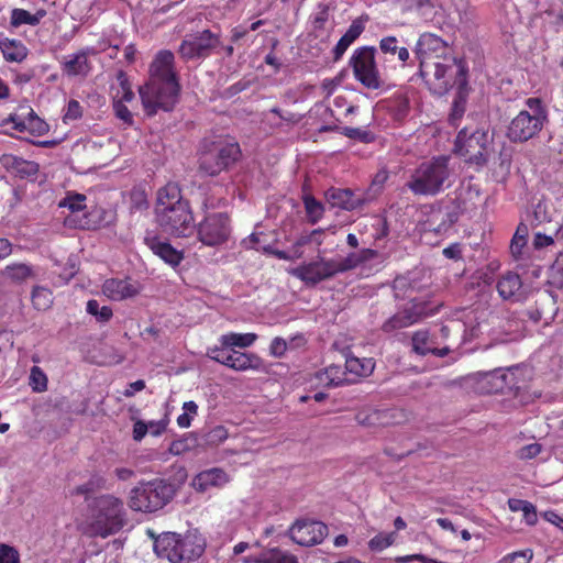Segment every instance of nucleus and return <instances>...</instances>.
Listing matches in <instances>:
<instances>
[{
	"mask_svg": "<svg viewBox=\"0 0 563 563\" xmlns=\"http://www.w3.org/2000/svg\"><path fill=\"white\" fill-rule=\"evenodd\" d=\"M174 54L163 49L156 54L150 65L148 79L139 88L147 115H154L158 110L170 111L178 101L180 85L174 69Z\"/></svg>",
	"mask_w": 563,
	"mask_h": 563,
	"instance_id": "obj_1",
	"label": "nucleus"
},
{
	"mask_svg": "<svg viewBox=\"0 0 563 563\" xmlns=\"http://www.w3.org/2000/svg\"><path fill=\"white\" fill-rule=\"evenodd\" d=\"M419 73L429 90L438 96L456 87L466 90L468 67L463 58L450 56L419 67Z\"/></svg>",
	"mask_w": 563,
	"mask_h": 563,
	"instance_id": "obj_2",
	"label": "nucleus"
},
{
	"mask_svg": "<svg viewBox=\"0 0 563 563\" xmlns=\"http://www.w3.org/2000/svg\"><path fill=\"white\" fill-rule=\"evenodd\" d=\"M205 550L206 540L197 531L163 532L154 540L157 556L170 563H191L197 561Z\"/></svg>",
	"mask_w": 563,
	"mask_h": 563,
	"instance_id": "obj_3",
	"label": "nucleus"
},
{
	"mask_svg": "<svg viewBox=\"0 0 563 563\" xmlns=\"http://www.w3.org/2000/svg\"><path fill=\"white\" fill-rule=\"evenodd\" d=\"M493 139L487 122L470 123L459 131L453 152L465 163L482 167L488 162Z\"/></svg>",
	"mask_w": 563,
	"mask_h": 563,
	"instance_id": "obj_4",
	"label": "nucleus"
},
{
	"mask_svg": "<svg viewBox=\"0 0 563 563\" xmlns=\"http://www.w3.org/2000/svg\"><path fill=\"white\" fill-rule=\"evenodd\" d=\"M450 176V157L439 155L420 163L406 186L416 196H435L449 186Z\"/></svg>",
	"mask_w": 563,
	"mask_h": 563,
	"instance_id": "obj_5",
	"label": "nucleus"
},
{
	"mask_svg": "<svg viewBox=\"0 0 563 563\" xmlns=\"http://www.w3.org/2000/svg\"><path fill=\"white\" fill-rule=\"evenodd\" d=\"M91 528L95 534L107 538L119 532L125 525L123 500L111 494L95 496L88 504Z\"/></svg>",
	"mask_w": 563,
	"mask_h": 563,
	"instance_id": "obj_6",
	"label": "nucleus"
},
{
	"mask_svg": "<svg viewBox=\"0 0 563 563\" xmlns=\"http://www.w3.org/2000/svg\"><path fill=\"white\" fill-rule=\"evenodd\" d=\"M222 198L206 195L201 209L205 212L203 218L195 225L197 239L206 246H219L227 243L230 239L232 227L231 218L228 212H213L218 208Z\"/></svg>",
	"mask_w": 563,
	"mask_h": 563,
	"instance_id": "obj_7",
	"label": "nucleus"
},
{
	"mask_svg": "<svg viewBox=\"0 0 563 563\" xmlns=\"http://www.w3.org/2000/svg\"><path fill=\"white\" fill-rule=\"evenodd\" d=\"M174 494V486L164 479L142 482L131 489L129 506L135 511L153 512L167 505Z\"/></svg>",
	"mask_w": 563,
	"mask_h": 563,
	"instance_id": "obj_8",
	"label": "nucleus"
},
{
	"mask_svg": "<svg viewBox=\"0 0 563 563\" xmlns=\"http://www.w3.org/2000/svg\"><path fill=\"white\" fill-rule=\"evenodd\" d=\"M528 110L520 111L510 122L507 136L512 142H526L534 137L543 128L547 120V110L541 99L528 98Z\"/></svg>",
	"mask_w": 563,
	"mask_h": 563,
	"instance_id": "obj_9",
	"label": "nucleus"
},
{
	"mask_svg": "<svg viewBox=\"0 0 563 563\" xmlns=\"http://www.w3.org/2000/svg\"><path fill=\"white\" fill-rule=\"evenodd\" d=\"M241 156L236 142H212L199 156V170L208 176H217L233 165Z\"/></svg>",
	"mask_w": 563,
	"mask_h": 563,
	"instance_id": "obj_10",
	"label": "nucleus"
},
{
	"mask_svg": "<svg viewBox=\"0 0 563 563\" xmlns=\"http://www.w3.org/2000/svg\"><path fill=\"white\" fill-rule=\"evenodd\" d=\"M375 54L376 48L374 46H362L356 48L350 58L355 79L365 88L372 90L379 89L383 86Z\"/></svg>",
	"mask_w": 563,
	"mask_h": 563,
	"instance_id": "obj_11",
	"label": "nucleus"
},
{
	"mask_svg": "<svg viewBox=\"0 0 563 563\" xmlns=\"http://www.w3.org/2000/svg\"><path fill=\"white\" fill-rule=\"evenodd\" d=\"M437 312L438 308H432L428 301L415 298L401 310L389 317L382 324L380 329L384 333L389 334L418 323L422 319L433 316Z\"/></svg>",
	"mask_w": 563,
	"mask_h": 563,
	"instance_id": "obj_12",
	"label": "nucleus"
},
{
	"mask_svg": "<svg viewBox=\"0 0 563 563\" xmlns=\"http://www.w3.org/2000/svg\"><path fill=\"white\" fill-rule=\"evenodd\" d=\"M519 372L518 367H511L507 372L495 369L483 373L477 383L478 390L483 394H517L522 388L517 377Z\"/></svg>",
	"mask_w": 563,
	"mask_h": 563,
	"instance_id": "obj_13",
	"label": "nucleus"
},
{
	"mask_svg": "<svg viewBox=\"0 0 563 563\" xmlns=\"http://www.w3.org/2000/svg\"><path fill=\"white\" fill-rule=\"evenodd\" d=\"M413 53L419 62V67L453 56L449 44L430 32L420 34Z\"/></svg>",
	"mask_w": 563,
	"mask_h": 563,
	"instance_id": "obj_14",
	"label": "nucleus"
},
{
	"mask_svg": "<svg viewBox=\"0 0 563 563\" xmlns=\"http://www.w3.org/2000/svg\"><path fill=\"white\" fill-rule=\"evenodd\" d=\"M158 225L165 231L178 238L190 235L195 230L194 216L188 206L178 205L176 209L168 214L156 216Z\"/></svg>",
	"mask_w": 563,
	"mask_h": 563,
	"instance_id": "obj_15",
	"label": "nucleus"
},
{
	"mask_svg": "<svg viewBox=\"0 0 563 563\" xmlns=\"http://www.w3.org/2000/svg\"><path fill=\"white\" fill-rule=\"evenodd\" d=\"M220 44V36L210 30H203L185 38L179 46L180 56L186 59L208 57Z\"/></svg>",
	"mask_w": 563,
	"mask_h": 563,
	"instance_id": "obj_16",
	"label": "nucleus"
},
{
	"mask_svg": "<svg viewBox=\"0 0 563 563\" xmlns=\"http://www.w3.org/2000/svg\"><path fill=\"white\" fill-rule=\"evenodd\" d=\"M291 275L306 285L316 286L336 275L334 258L318 256L314 261L303 263L291 271Z\"/></svg>",
	"mask_w": 563,
	"mask_h": 563,
	"instance_id": "obj_17",
	"label": "nucleus"
},
{
	"mask_svg": "<svg viewBox=\"0 0 563 563\" xmlns=\"http://www.w3.org/2000/svg\"><path fill=\"white\" fill-rule=\"evenodd\" d=\"M328 527L317 520H297L289 529L291 540L302 547H312L323 541Z\"/></svg>",
	"mask_w": 563,
	"mask_h": 563,
	"instance_id": "obj_18",
	"label": "nucleus"
},
{
	"mask_svg": "<svg viewBox=\"0 0 563 563\" xmlns=\"http://www.w3.org/2000/svg\"><path fill=\"white\" fill-rule=\"evenodd\" d=\"M97 51L92 46H86L73 54L64 56L60 63V69L68 77H87L92 70V64L89 56L96 55Z\"/></svg>",
	"mask_w": 563,
	"mask_h": 563,
	"instance_id": "obj_19",
	"label": "nucleus"
},
{
	"mask_svg": "<svg viewBox=\"0 0 563 563\" xmlns=\"http://www.w3.org/2000/svg\"><path fill=\"white\" fill-rule=\"evenodd\" d=\"M188 206L189 201L184 199L181 189L176 183H168L157 191L155 216L168 214L177 206Z\"/></svg>",
	"mask_w": 563,
	"mask_h": 563,
	"instance_id": "obj_20",
	"label": "nucleus"
},
{
	"mask_svg": "<svg viewBox=\"0 0 563 563\" xmlns=\"http://www.w3.org/2000/svg\"><path fill=\"white\" fill-rule=\"evenodd\" d=\"M437 341L431 338L428 330H418L413 332L411 338L412 351L421 356H426L428 354L435 355L438 357H444L451 352L450 345H444L442 347L434 346Z\"/></svg>",
	"mask_w": 563,
	"mask_h": 563,
	"instance_id": "obj_21",
	"label": "nucleus"
},
{
	"mask_svg": "<svg viewBox=\"0 0 563 563\" xmlns=\"http://www.w3.org/2000/svg\"><path fill=\"white\" fill-rule=\"evenodd\" d=\"M496 289L504 300L518 302L523 299L522 280L517 273L503 274L497 282Z\"/></svg>",
	"mask_w": 563,
	"mask_h": 563,
	"instance_id": "obj_22",
	"label": "nucleus"
},
{
	"mask_svg": "<svg viewBox=\"0 0 563 563\" xmlns=\"http://www.w3.org/2000/svg\"><path fill=\"white\" fill-rule=\"evenodd\" d=\"M146 245L151 251L172 267L178 266L184 260V253L175 249L169 242L157 236L146 238Z\"/></svg>",
	"mask_w": 563,
	"mask_h": 563,
	"instance_id": "obj_23",
	"label": "nucleus"
},
{
	"mask_svg": "<svg viewBox=\"0 0 563 563\" xmlns=\"http://www.w3.org/2000/svg\"><path fill=\"white\" fill-rule=\"evenodd\" d=\"M378 257V251L373 249H362L358 252L347 254V256L341 261L334 260V268L338 275L363 266L367 262L377 260Z\"/></svg>",
	"mask_w": 563,
	"mask_h": 563,
	"instance_id": "obj_24",
	"label": "nucleus"
},
{
	"mask_svg": "<svg viewBox=\"0 0 563 563\" xmlns=\"http://www.w3.org/2000/svg\"><path fill=\"white\" fill-rule=\"evenodd\" d=\"M317 379L324 387H339L343 385H352L355 383L354 378L347 375L346 366L331 364L324 369L316 374Z\"/></svg>",
	"mask_w": 563,
	"mask_h": 563,
	"instance_id": "obj_25",
	"label": "nucleus"
},
{
	"mask_svg": "<svg viewBox=\"0 0 563 563\" xmlns=\"http://www.w3.org/2000/svg\"><path fill=\"white\" fill-rule=\"evenodd\" d=\"M228 482V474L219 467H213L196 475L192 481V486L199 492H206L211 487H222Z\"/></svg>",
	"mask_w": 563,
	"mask_h": 563,
	"instance_id": "obj_26",
	"label": "nucleus"
},
{
	"mask_svg": "<svg viewBox=\"0 0 563 563\" xmlns=\"http://www.w3.org/2000/svg\"><path fill=\"white\" fill-rule=\"evenodd\" d=\"M103 294L112 300H123L137 294V288L130 279H107L102 286Z\"/></svg>",
	"mask_w": 563,
	"mask_h": 563,
	"instance_id": "obj_27",
	"label": "nucleus"
},
{
	"mask_svg": "<svg viewBox=\"0 0 563 563\" xmlns=\"http://www.w3.org/2000/svg\"><path fill=\"white\" fill-rule=\"evenodd\" d=\"M0 51L10 63H22L29 54L27 47L20 40L9 38L3 33H0Z\"/></svg>",
	"mask_w": 563,
	"mask_h": 563,
	"instance_id": "obj_28",
	"label": "nucleus"
},
{
	"mask_svg": "<svg viewBox=\"0 0 563 563\" xmlns=\"http://www.w3.org/2000/svg\"><path fill=\"white\" fill-rule=\"evenodd\" d=\"M345 366L350 378H354L355 383L360 377L369 376L375 367V362L371 357H356L354 355H346Z\"/></svg>",
	"mask_w": 563,
	"mask_h": 563,
	"instance_id": "obj_29",
	"label": "nucleus"
},
{
	"mask_svg": "<svg viewBox=\"0 0 563 563\" xmlns=\"http://www.w3.org/2000/svg\"><path fill=\"white\" fill-rule=\"evenodd\" d=\"M391 413L389 410L372 408L362 409L355 416L358 424L368 428L386 426L389 423Z\"/></svg>",
	"mask_w": 563,
	"mask_h": 563,
	"instance_id": "obj_30",
	"label": "nucleus"
},
{
	"mask_svg": "<svg viewBox=\"0 0 563 563\" xmlns=\"http://www.w3.org/2000/svg\"><path fill=\"white\" fill-rule=\"evenodd\" d=\"M364 31V24L360 20H354L346 32L341 36L338 41L336 45L333 48L334 59H340L343 54L346 52L349 46L356 40Z\"/></svg>",
	"mask_w": 563,
	"mask_h": 563,
	"instance_id": "obj_31",
	"label": "nucleus"
},
{
	"mask_svg": "<svg viewBox=\"0 0 563 563\" xmlns=\"http://www.w3.org/2000/svg\"><path fill=\"white\" fill-rule=\"evenodd\" d=\"M1 274L5 279L14 284H22L35 276L33 267L25 263H13L7 265Z\"/></svg>",
	"mask_w": 563,
	"mask_h": 563,
	"instance_id": "obj_32",
	"label": "nucleus"
},
{
	"mask_svg": "<svg viewBox=\"0 0 563 563\" xmlns=\"http://www.w3.org/2000/svg\"><path fill=\"white\" fill-rule=\"evenodd\" d=\"M3 161L21 178L32 177L38 173V165L34 162L12 155L3 156Z\"/></svg>",
	"mask_w": 563,
	"mask_h": 563,
	"instance_id": "obj_33",
	"label": "nucleus"
},
{
	"mask_svg": "<svg viewBox=\"0 0 563 563\" xmlns=\"http://www.w3.org/2000/svg\"><path fill=\"white\" fill-rule=\"evenodd\" d=\"M379 49L385 55H397V58L401 62L402 66L406 65L410 57L409 51L405 46H399V41L393 35L380 38Z\"/></svg>",
	"mask_w": 563,
	"mask_h": 563,
	"instance_id": "obj_34",
	"label": "nucleus"
},
{
	"mask_svg": "<svg viewBox=\"0 0 563 563\" xmlns=\"http://www.w3.org/2000/svg\"><path fill=\"white\" fill-rule=\"evenodd\" d=\"M46 15L44 9L37 10L35 13H31L24 9H13L11 12V25L18 27L22 24L35 26Z\"/></svg>",
	"mask_w": 563,
	"mask_h": 563,
	"instance_id": "obj_35",
	"label": "nucleus"
},
{
	"mask_svg": "<svg viewBox=\"0 0 563 563\" xmlns=\"http://www.w3.org/2000/svg\"><path fill=\"white\" fill-rule=\"evenodd\" d=\"M457 221V214L454 212H443L442 210L432 212L428 219L429 229L437 233L445 232L453 223Z\"/></svg>",
	"mask_w": 563,
	"mask_h": 563,
	"instance_id": "obj_36",
	"label": "nucleus"
},
{
	"mask_svg": "<svg viewBox=\"0 0 563 563\" xmlns=\"http://www.w3.org/2000/svg\"><path fill=\"white\" fill-rule=\"evenodd\" d=\"M264 366L263 360L255 353L240 352L235 353V363L233 369L244 372L247 369L260 371Z\"/></svg>",
	"mask_w": 563,
	"mask_h": 563,
	"instance_id": "obj_37",
	"label": "nucleus"
},
{
	"mask_svg": "<svg viewBox=\"0 0 563 563\" xmlns=\"http://www.w3.org/2000/svg\"><path fill=\"white\" fill-rule=\"evenodd\" d=\"M332 205L345 210H353L357 207L354 194L350 189L333 188L328 192Z\"/></svg>",
	"mask_w": 563,
	"mask_h": 563,
	"instance_id": "obj_38",
	"label": "nucleus"
},
{
	"mask_svg": "<svg viewBox=\"0 0 563 563\" xmlns=\"http://www.w3.org/2000/svg\"><path fill=\"white\" fill-rule=\"evenodd\" d=\"M257 335L255 333H235L230 332L220 336L219 342L225 346H230V349L234 347H249L251 346Z\"/></svg>",
	"mask_w": 563,
	"mask_h": 563,
	"instance_id": "obj_39",
	"label": "nucleus"
},
{
	"mask_svg": "<svg viewBox=\"0 0 563 563\" xmlns=\"http://www.w3.org/2000/svg\"><path fill=\"white\" fill-rule=\"evenodd\" d=\"M253 561L255 563H299L295 555L283 552L277 548L262 552Z\"/></svg>",
	"mask_w": 563,
	"mask_h": 563,
	"instance_id": "obj_40",
	"label": "nucleus"
},
{
	"mask_svg": "<svg viewBox=\"0 0 563 563\" xmlns=\"http://www.w3.org/2000/svg\"><path fill=\"white\" fill-rule=\"evenodd\" d=\"M528 235V225L523 222H520L510 242V252L516 258L522 254V250L527 245Z\"/></svg>",
	"mask_w": 563,
	"mask_h": 563,
	"instance_id": "obj_41",
	"label": "nucleus"
},
{
	"mask_svg": "<svg viewBox=\"0 0 563 563\" xmlns=\"http://www.w3.org/2000/svg\"><path fill=\"white\" fill-rule=\"evenodd\" d=\"M389 112L396 121H404L410 110L409 99L404 95L395 96L388 106Z\"/></svg>",
	"mask_w": 563,
	"mask_h": 563,
	"instance_id": "obj_42",
	"label": "nucleus"
},
{
	"mask_svg": "<svg viewBox=\"0 0 563 563\" xmlns=\"http://www.w3.org/2000/svg\"><path fill=\"white\" fill-rule=\"evenodd\" d=\"M117 80L119 87L117 89L113 99H119L121 101L131 102L134 99V92L132 90L131 82L125 71L119 70L117 74Z\"/></svg>",
	"mask_w": 563,
	"mask_h": 563,
	"instance_id": "obj_43",
	"label": "nucleus"
},
{
	"mask_svg": "<svg viewBox=\"0 0 563 563\" xmlns=\"http://www.w3.org/2000/svg\"><path fill=\"white\" fill-rule=\"evenodd\" d=\"M31 300L35 309L46 310L53 303V294L46 287L35 286L32 290Z\"/></svg>",
	"mask_w": 563,
	"mask_h": 563,
	"instance_id": "obj_44",
	"label": "nucleus"
},
{
	"mask_svg": "<svg viewBox=\"0 0 563 563\" xmlns=\"http://www.w3.org/2000/svg\"><path fill=\"white\" fill-rule=\"evenodd\" d=\"M86 310L99 322H108L113 316L112 309L109 306L100 307L98 300L96 299L88 300Z\"/></svg>",
	"mask_w": 563,
	"mask_h": 563,
	"instance_id": "obj_45",
	"label": "nucleus"
},
{
	"mask_svg": "<svg viewBox=\"0 0 563 563\" xmlns=\"http://www.w3.org/2000/svg\"><path fill=\"white\" fill-rule=\"evenodd\" d=\"M465 90H459L455 97L451 112L449 114V123L453 126H457L459 121L462 119L465 112L466 99L463 96Z\"/></svg>",
	"mask_w": 563,
	"mask_h": 563,
	"instance_id": "obj_46",
	"label": "nucleus"
},
{
	"mask_svg": "<svg viewBox=\"0 0 563 563\" xmlns=\"http://www.w3.org/2000/svg\"><path fill=\"white\" fill-rule=\"evenodd\" d=\"M396 539L395 532L378 533L368 541L369 550L380 552L394 544Z\"/></svg>",
	"mask_w": 563,
	"mask_h": 563,
	"instance_id": "obj_47",
	"label": "nucleus"
},
{
	"mask_svg": "<svg viewBox=\"0 0 563 563\" xmlns=\"http://www.w3.org/2000/svg\"><path fill=\"white\" fill-rule=\"evenodd\" d=\"M303 205L311 223H316L322 218L323 206L314 197L306 196L303 198Z\"/></svg>",
	"mask_w": 563,
	"mask_h": 563,
	"instance_id": "obj_48",
	"label": "nucleus"
},
{
	"mask_svg": "<svg viewBox=\"0 0 563 563\" xmlns=\"http://www.w3.org/2000/svg\"><path fill=\"white\" fill-rule=\"evenodd\" d=\"M30 386L35 393H43L47 389V376L38 366L31 368Z\"/></svg>",
	"mask_w": 563,
	"mask_h": 563,
	"instance_id": "obj_49",
	"label": "nucleus"
},
{
	"mask_svg": "<svg viewBox=\"0 0 563 563\" xmlns=\"http://www.w3.org/2000/svg\"><path fill=\"white\" fill-rule=\"evenodd\" d=\"M184 412L178 416L177 424L180 428H189L191 424L192 416L198 412V406L195 401H186L183 405Z\"/></svg>",
	"mask_w": 563,
	"mask_h": 563,
	"instance_id": "obj_50",
	"label": "nucleus"
},
{
	"mask_svg": "<svg viewBox=\"0 0 563 563\" xmlns=\"http://www.w3.org/2000/svg\"><path fill=\"white\" fill-rule=\"evenodd\" d=\"M86 196L82 194L67 195L60 202L59 207L68 208L71 212L85 209Z\"/></svg>",
	"mask_w": 563,
	"mask_h": 563,
	"instance_id": "obj_51",
	"label": "nucleus"
},
{
	"mask_svg": "<svg viewBox=\"0 0 563 563\" xmlns=\"http://www.w3.org/2000/svg\"><path fill=\"white\" fill-rule=\"evenodd\" d=\"M532 556V551L530 549H526L505 555L499 563H530Z\"/></svg>",
	"mask_w": 563,
	"mask_h": 563,
	"instance_id": "obj_52",
	"label": "nucleus"
},
{
	"mask_svg": "<svg viewBox=\"0 0 563 563\" xmlns=\"http://www.w3.org/2000/svg\"><path fill=\"white\" fill-rule=\"evenodd\" d=\"M114 114L118 119H120L123 123L131 125L133 123V115L131 111L125 106V101H121L119 99H113L112 102Z\"/></svg>",
	"mask_w": 563,
	"mask_h": 563,
	"instance_id": "obj_53",
	"label": "nucleus"
},
{
	"mask_svg": "<svg viewBox=\"0 0 563 563\" xmlns=\"http://www.w3.org/2000/svg\"><path fill=\"white\" fill-rule=\"evenodd\" d=\"M342 134L349 139L360 140L365 143L373 141V134L369 131H365L358 128L345 126L342 129Z\"/></svg>",
	"mask_w": 563,
	"mask_h": 563,
	"instance_id": "obj_54",
	"label": "nucleus"
},
{
	"mask_svg": "<svg viewBox=\"0 0 563 563\" xmlns=\"http://www.w3.org/2000/svg\"><path fill=\"white\" fill-rule=\"evenodd\" d=\"M404 11H419L433 8L431 0H396Z\"/></svg>",
	"mask_w": 563,
	"mask_h": 563,
	"instance_id": "obj_55",
	"label": "nucleus"
},
{
	"mask_svg": "<svg viewBox=\"0 0 563 563\" xmlns=\"http://www.w3.org/2000/svg\"><path fill=\"white\" fill-rule=\"evenodd\" d=\"M263 251H264V253L273 255L274 257H276L278 260L295 261V260L300 258V253H296L292 247L287 252V251L277 250L271 245H267V246L263 247Z\"/></svg>",
	"mask_w": 563,
	"mask_h": 563,
	"instance_id": "obj_56",
	"label": "nucleus"
},
{
	"mask_svg": "<svg viewBox=\"0 0 563 563\" xmlns=\"http://www.w3.org/2000/svg\"><path fill=\"white\" fill-rule=\"evenodd\" d=\"M0 563H20L18 550L11 545L0 543Z\"/></svg>",
	"mask_w": 563,
	"mask_h": 563,
	"instance_id": "obj_57",
	"label": "nucleus"
},
{
	"mask_svg": "<svg viewBox=\"0 0 563 563\" xmlns=\"http://www.w3.org/2000/svg\"><path fill=\"white\" fill-rule=\"evenodd\" d=\"M329 20V7L320 4L319 10L312 16V25L314 30H324L325 23Z\"/></svg>",
	"mask_w": 563,
	"mask_h": 563,
	"instance_id": "obj_58",
	"label": "nucleus"
},
{
	"mask_svg": "<svg viewBox=\"0 0 563 563\" xmlns=\"http://www.w3.org/2000/svg\"><path fill=\"white\" fill-rule=\"evenodd\" d=\"M452 333L460 335L464 334L465 324L460 322H453L452 325H442L439 335L443 341H448L451 338Z\"/></svg>",
	"mask_w": 563,
	"mask_h": 563,
	"instance_id": "obj_59",
	"label": "nucleus"
},
{
	"mask_svg": "<svg viewBox=\"0 0 563 563\" xmlns=\"http://www.w3.org/2000/svg\"><path fill=\"white\" fill-rule=\"evenodd\" d=\"M322 231L320 229H316L310 234L300 235L291 247L295 250L296 253H300L301 258L303 255L302 247L309 244L314 239L316 235H320Z\"/></svg>",
	"mask_w": 563,
	"mask_h": 563,
	"instance_id": "obj_60",
	"label": "nucleus"
},
{
	"mask_svg": "<svg viewBox=\"0 0 563 563\" xmlns=\"http://www.w3.org/2000/svg\"><path fill=\"white\" fill-rule=\"evenodd\" d=\"M229 351L230 346H225L220 343L219 346L209 347L207 351V356L212 361L222 364Z\"/></svg>",
	"mask_w": 563,
	"mask_h": 563,
	"instance_id": "obj_61",
	"label": "nucleus"
},
{
	"mask_svg": "<svg viewBox=\"0 0 563 563\" xmlns=\"http://www.w3.org/2000/svg\"><path fill=\"white\" fill-rule=\"evenodd\" d=\"M287 351V342L279 336L272 340L269 345V354L274 357H283Z\"/></svg>",
	"mask_w": 563,
	"mask_h": 563,
	"instance_id": "obj_62",
	"label": "nucleus"
},
{
	"mask_svg": "<svg viewBox=\"0 0 563 563\" xmlns=\"http://www.w3.org/2000/svg\"><path fill=\"white\" fill-rule=\"evenodd\" d=\"M388 178H389L388 170L385 167L380 168L375 174V176L372 180V184H371L372 189L375 191L380 190L384 187V185L386 184V181L388 180Z\"/></svg>",
	"mask_w": 563,
	"mask_h": 563,
	"instance_id": "obj_63",
	"label": "nucleus"
},
{
	"mask_svg": "<svg viewBox=\"0 0 563 563\" xmlns=\"http://www.w3.org/2000/svg\"><path fill=\"white\" fill-rule=\"evenodd\" d=\"M82 115V109L80 103L77 100H70L67 104V110L65 113V119L76 120Z\"/></svg>",
	"mask_w": 563,
	"mask_h": 563,
	"instance_id": "obj_64",
	"label": "nucleus"
}]
</instances>
